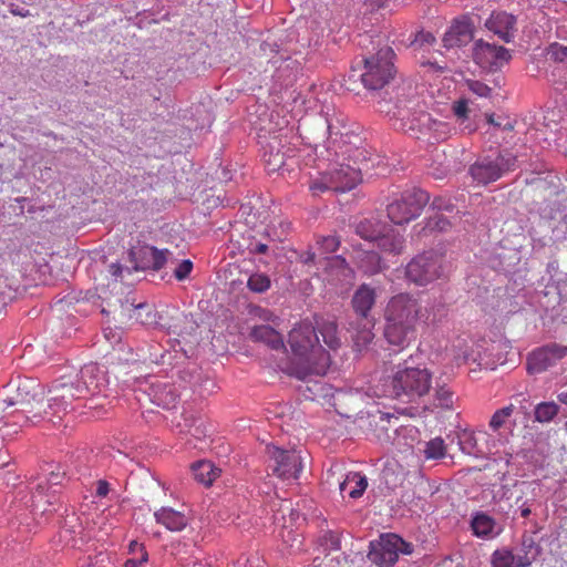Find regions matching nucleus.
<instances>
[{
    "instance_id": "63",
    "label": "nucleus",
    "mask_w": 567,
    "mask_h": 567,
    "mask_svg": "<svg viewBox=\"0 0 567 567\" xmlns=\"http://www.w3.org/2000/svg\"><path fill=\"white\" fill-rule=\"evenodd\" d=\"M520 515L522 517L527 518L530 515V509L528 507L523 508Z\"/></svg>"
},
{
    "instance_id": "28",
    "label": "nucleus",
    "mask_w": 567,
    "mask_h": 567,
    "mask_svg": "<svg viewBox=\"0 0 567 567\" xmlns=\"http://www.w3.org/2000/svg\"><path fill=\"white\" fill-rule=\"evenodd\" d=\"M194 478L204 485H210L220 474V470L209 461H199L192 465Z\"/></svg>"
},
{
    "instance_id": "13",
    "label": "nucleus",
    "mask_w": 567,
    "mask_h": 567,
    "mask_svg": "<svg viewBox=\"0 0 567 567\" xmlns=\"http://www.w3.org/2000/svg\"><path fill=\"white\" fill-rule=\"evenodd\" d=\"M357 152L358 156H355L353 161L355 166L350 164H339L338 167L328 172L330 181L333 183V190L342 193L351 190L361 182L362 171L368 169V163L364 158L359 163L357 159L363 154V152L360 150H357Z\"/></svg>"
},
{
    "instance_id": "15",
    "label": "nucleus",
    "mask_w": 567,
    "mask_h": 567,
    "mask_svg": "<svg viewBox=\"0 0 567 567\" xmlns=\"http://www.w3.org/2000/svg\"><path fill=\"white\" fill-rule=\"evenodd\" d=\"M567 355V346L549 343L532 351L527 357V371L538 374L555 365Z\"/></svg>"
},
{
    "instance_id": "24",
    "label": "nucleus",
    "mask_w": 567,
    "mask_h": 567,
    "mask_svg": "<svg viewBox=\"0 0 567 567\" xmlns=\"http://www.w3.org/2000/svg\"><path fill=\"white\" fill-rule=\"evenodd\" d=\"M167 249H157L153 246H143L134 255L137 256L142 269L159 270L167 261Z\"/></svg>"
},
{
    "instance_id": "44",
    "label": "nucleus",
    "mask_w": 567,
    "mask_h": 567,
    "mask_svg": "<svg viewBox=\"0 0 567 567\" xmlns=\"http://www.w3.org/2000/svg\"><path fill=\"white\" fill-rule=\"evenodd\" d=\"M435 400L437 405L443 409H452L453 392L446 385H439L435 389Z\"/></svg>"
},
{
    "instance_id": "11",
    "label": "nucleus",
    "mask_w": 567,
    "mask_h": 567,
    "mask_svg": "<svg viewBox=\"0 0 567 567\" xmlns=\"http://www.w3.org/2000/svg\"><path fill=\"white\" fill-rule=\"evenodd\" d=\"M411 554L412 546L395 534H385L377 544H371L369 559L379 567H391L399 554Z\"/></svg>"
},
{
    "instance_id": "34",
    "label": "nucleus",
    "mask_w": 567,
    "mask_h": 567,
    "mask_svg": "<svg viewBox=\"0 0 567 567\" xmlns=\"http://www.w3.org/2000/svg\"><path fill=\"white\" fill-rule=\"evenodd\" d=\"M559 412L555 402H542L535 406V421L539 423L550 422Z\"/></svg>"
},
{
    "instance_id": "49",
    "label": "nucleus",
    "mask_w": 567,
    "mask_h": 567,
    "mask_svg": "<svg viewBox=\"0 0 567 567\" xmlns=\"http://www.w3.org/2000/svg\"><path fill=\"white\" fill-rule=\"evenodd\" d=\"M422 124L429 126V130H434L436 132L444 133V128L446 127V124L443 122H439L435 120H432L429 114H423L421 117Z\"/></svg>"
},
{
    "instance_id": "17",
    "label": "nucleus",
    "mask_w": 567,
    "mask_h": 567,
    "mask_svg": "<svg viewBox=\"0 0 567 567\" xmlns=\"http://www.w3.org/2000/svg\"><path fill=\"white\" fill-rule=\"evenodd\" d=\"M473 59L483 69L498 70L509 61L511 53L504 47L480 40L475 43Z\"/></svg>"
},
{
    "instance_id": "4",
    "label": "nucleus",
    "mask_w": 567,
    "mask_h": 567,
    "mask_svg": "<svg viewBox=\"0 0 567 567\" xmlns=\"http://www.w3.org/2000/svg\"><path fill=\"white\" fill-rule=\"evenodd\" d=\"M355 233L362 239L373 243L380 252L388 256H399L405 249L403 233L396 227L377 219H363L355 226Z\"/></svg>"
},
{
    "instance_id": "47",
    "label": "nucleus",
    "mask_w": 567,
    "mask_h": 567,
    "mask_svg": "<svg viewBox=\"0 0 567 567\" xmlns=\"http://www.w3.org/2000/svg\"><path fill=\"white\" fill-rule=\"evenodd\" d=\"M468 89L481 97H487L491 94V87L481 81H468Z\"/></svg>"
},
{
    "instance_id": "32",
    "label": "nucleus",
    "mask_w": 567,
    "mask_h": 567,
    "mask_svg": "<svg viewBox=\"0 0 567 567\" xmlns=\"http://www.w3.org/2000/svg\"><path fill=\"white\" fill-rule=\"evenodd\" d=\"M128 553L133 556L128 558L123 567H142L148 560V554L143 544L132 540L128 545Z\"/></svg>"
},
{
    "instance_id": "27",
    "label": "nucleus",
    "mask_w": 567,
    "mask_h": 567,
    "mask_svg": "<svg viewBox=\"0 0 567 567\" xmlns=\"http://www.w3.org/2000/svg\"><path fill=\"white\" fill-rule=\"evenodd\" d=\"M368 487L367 477L360 473H349L344 481L340 483V492H348L349 497L359 498Z\"/></svg>"
},
{
    "instance_id": "53",
    "label": "nucleus",
    "mask_w": 567,
    "mask_h": 567,
    "mask_svg": "<svg viewBox=\"0 0 567 567\" xmlns=\"http://www.w3.org/2000/svg\"><path fill=\"white\" fill-rule=\"evenodd\" d=\"M301 261L303 264H321L322 265V257L317 255L315 251L308 250L305 254L301 255Z\"/></svg>"
},
{
    "instance_id": "14",
    "label": "nucleus",
    "mask_w": 567,
    "mask_h": 567,
    "mask_svg": "<svg viewBox=\"0 0 567 567\" xmlns=\"http://www.w3.org/2000/svg\"><path fill=\"white\" fill-rule=\"evenodd\" d=\"M7 395L1 399V401L7 406H18L20 411L23 413H33L34 417H39L41 415L40 409H37V405H43V398L40 392L34 391L30 392L27 384H8L6 386Z\"/></svg>"
},
{
    "instance_id": "37",
    "label": "nucleus",
    "mask_w": 567,
    "mask_h": 567,
    "mask_svg": "<svg viewBox=\"0 0 567 567\" xmlns=\"http://www.w3.org/2000/svg\"><path fill=\"white\" fill-rule=\"evenodd\" d=\"M318 250L320 251V256L332 254L338 250L340 247V238L336 235H328L318 237L317 239Z\"/></svg>"
},
{
    "instance_id": "57",
    "label": "nucleus",
    "mask_w": 567,
    "mask_h": 567,
    "mask_svg": "<svg viewBox=\"0 0 567 567\" xmlns=\"http://www.w3.org/2000/svg\"><path fill=\"white\" fill-rule=\"evenodd\" d=\"M62 478H63V474L51 472L50 477L48 478V484L59 485V484H61Z\"/></svg>"
},
{
    "instance_id": "3",
    "label": "nucleus",
    "mask_w": 567,
    "mask_h": 567,
    "mask_svg": "<svg viewBox=\"0 0 567 567\" xmlns=\"http://www.w3.org/2000/svg\"><path fill=\"white\" fill-rule=\"evenodd\" d=\"M383 389L378 395L409 400L421 398L429 393L432 386V374L427 369L399 368L389 379L384 380Z\"/></svg>"
},
{
    "instance_id": "60",
    "label": "nucleus",
    "mask_w": 567,
    "mask_h": 567,
    "mask_svg": "<svg viewBox=\"0 0 567 567\" xmlns=\"http://www.w3.org/2000/svg\"><path fill=\"white\" fill-rule=\"evenodd\" d=\"M330 539L333 549H338L340 547V538L337 535L330 534Z\"/></svg>"
},
{
    "instance_id": "25",
    "label": "nucleus",
    "mask_w": 567,
    "mask_h": 567,
    "mask_svg": "<svg viewBox=\"0 0 567 567\" xmlns=\"http://www.w3.org/2000/svg\"><path fill=\"white\" fill-rule=\"evenodd\" d=\"M156 523L165 526L171 532H181L187 526L186 516L172 507H162L154 513Z\"/></svg>"
},
{
    "instance_id": "40",
    "label": "nucleus",
    "mask_w": 567,
    "mask_h": 567,
    "mask_svg": "<svg viewBox=\"0 0 567 567\" xmlns=\"http://www.w3.org/2000/svg\"><path fill=\"white\" fill-rule=\"evenodd\" d=\"M546 55L555 63H567V45L553 42L546 48Z\"/></svg>"
},
{
    "instance_id": "6",
    "label": "nucleus",
    "mask_w": 567,
    "mask_h": 567,
    "mask_svg": "<svg viewBox=\"0 0 567 567\" xmlns=\"http://www.w3.org/2000/svg\"><path fill=\"white\" fill-rule=\"evenodd\" d=\"M429 200L430 196L425 190L406 189L388 205V217L395 225L408 224L421 215Z\"/></svg>"
},
{
    "instance_id": "21",
    "label": "nucleus",
    "mask_w": 567,
    "mask_h": 567,
    "mask_svg": "<svg viewBox=\"0 0 567 567\" xmlns=\"http://www.w3.org/2000/svg\"><path fill=\"white\" fill-rule=\"evenodd\" d=\"M377 302V290L368 285H360L354 291L351 306L357 317H373L371 311Z\"/></svg>"
},
{
    "instance_id": "46",
    "label": "nucleus",
    "mask_w": 567,
    "mask_h": 567,
    "mask_svg": "<svg viewBox=\"0 0 567 567\" xmlns=\"http://www.w3.org/2000/svg\"><path fill=\"white\" fill-rule=\"evenodd\" d=\"M389 0H361L358 11L363 14H371L385 7Z\"/></svg>"
},
{
    "instance_id": "64",
    "label": "nucleus",
    "mask_w": 567,
    "mask_h": 567,
    "mask_svg": "<svg viewBox=\"0 0 567 567\" xmlns=\"http://www.w3.org/2000/svg\"><path fill=\"white\" fill-rule=\"evenodd\" d=\"M558 399H559L560 402L567 403V393H564V392L559 393L558 394Z\"/></svg>"
},
{
    "instance_id": "39",
    "label": "nucleus",
    "mask_w": 567,
    "mask_h": 567,
    "mask_svg": "<svg viewBox=\"0 0 567 567\" xmlns=\"http://www.w3.org/2000/svg\"><path fill=\"white\" fill-rule=\"evenodd\" d=\"M446 446L444 441L441 437H435L427 442L426 447L424 450V454L426 458H442L445 456Z\"/></svg>"
},
{
    "instance_id": "18",
    "label": "nucleus",
    "mask_w": 567,
    "mask_h": 567,
    "mask_svg": "<svg viewBox=\"0 0 567 567\" xmlns=\"http://www.w3.org/2000/svg\"><path fill=\"white\" fill-rule=\"evenodd\" d=\"M485 25L499 39L508 43L515 37L516 18L507 12H493Z\"/></svg>"
},
{
    "instance_id": "2",
    "label": "nucleus",
    "mask_w": 567,
    "mask_h": 567,
    "mask_svg": "<svg viewBox=\"0 0 567 567\" xmlns=\"http://www.w3.org/2000/svg\"><path fill=\"white\" fill-rule=\"evenodd\" d=\"M425 316L421 301L409 292L392 296L384 308L383 336L389 344L403 350L417 337V326Z\"/></svg>"
},
{
    "instance_id": "56",
    "label": "nucleus",
    "mask_w": 567,
    "mask_h": 567,
    "mask_svg": "<svg viewBox=\"0 0 567 567\" xmlns=\"http://www.w3.org/2000/svg\"><path fill=\"white\" fill-rule=\"evenodd\" d=\"M514 565H515V567H529L532 565V561L528 558V556L525 555V556H519L517 559L515 558Z\"/></svg>"
},
{
    "instance_id": "7",
    "label": "nucleus",
    "mask_w": 567,
    "mask_h": 567,
    "mask_svg": "<svg viewBox=\"0 0 567 567\" xmlns=\"http://www.w3.org/2000/svg\"><path fill=\"white\" fill-rule=\"evenodd\" d=\"M258 138L262 146V159L269 173L284 169L288 166L287 161L296 155V150L289 145L287 136L282 133L269 136L259 133Z\"/></svg>"
},
{
    "instance_id": "10",
    "label": "nucleus",
    "mask_w": 567,
    "mask_h": 567,
    "mask_svg": "<svg viewBox=\"0 0 567 567\" xmlns=\"http://www.w3.org/2000/svg\"><path fill=\"white\" fill-rule=\"evenodd\" d=\"M517 157L511 153H499L495 159L484 157L476 161L470 167V174L474 181L486 185L499 179L508 172L516 169Z\"/></svg>"
},
{
    "instance_id": "45",
    "label": "nucleus",
    "mask_w": 567,
    "mask_h": 567,
    "mask_svg": "<svg viewBox=\"0 0 567 567\" xmlns=\"http://www.w3.org/2000/svg\"><path fill=\"white\" fill-rule=\"evenodd\" d=\"M329 189L333 190V183L330 181L329 173L322 175L310 184V190L313 195H320Z\"/></svg>"
},
{
    "instance_id": "26",
    "label": "nucleus",
    "mask_w": 567,
    "mask_h": 567,
    "mask_svg": "<svg viewBox=\"0 0 567 567\" xmlns=\"http://www.w3.org/2000/svg\"><path fill=\"white\" fill-rule=\"evenodd\" d=\"M250 337L258 342H264L271 349H284V339L281 334L270 326L261 324L251 330Z\"/></svg>"
},
{
    "instance_id": "23",
    "label": "nucleus",
    "mask_w": 567,
    "mask_h": 567,
    "mask_svg": "<svg viewBox=\"0 0 567 567\" xmlns=\"http://www.w3.org/2000/svg\"><path fill=\"white\" fill-rule=\"evenodd\" d=\"M322 267L328 278L343 282L353 278V270L342 256L322 257Z\"/></svg>"
},
{
    "instance_id": "16",
    "label": "nucleus",
    "mask_w": 567,
    "mask_h": 567,
    "mask_svg": "<svg viewBox=\"0 0 567 567\" xmlns=\"http://www.w3.org/2000/svg\"><path fill=\"white\" fill-rule=\"evenodd\" d=\"M74 375L80 383L79 393H83L85 399L103 393L109 384L106 372L96 363L85 364Z\"/></svg>"
},
{
    "instance_id": "5",
    "label": "nucleus",
    "mask_w": 567,
    "mask_h": 567,
    "mask_svg": "<svg viewBox=\"0 0 567 567\" xmlns=\"http://www.w3.org/2000/svg\"><path fill=\"white\" fill-rule=\"evenodd\" d=\"M394 51L390 47L381 48L377 54L363 60V71L360 74L363 86L368 90H381L394 76Z\"/></svg>"
},
{
    "instance_id": "1",
    "label": "nucleus",
    "mask_w": 567,
    "mask_h": 567,
    "mask_svg": "<svg viewBox=\"0 0 567 567\" xmlns=\"http://www.w3.org/2000/svg\"><path fill=\"white\" fill-rule=\"evenodd\" d=\"M293 358L281 370L300 380L309 375H324L330 367L329 353L319 344L316 328L310 322L296 324L288 336Z\"/></svg>"
},
{
    "instance_id": "42",
    "label": "nucleus",
    "mask_w": 567,
    "mask_h": 567,
    "mask_svg": "<svg viewBox=\"0 0 567 567\" xmlns=\"http://www.w3.org/2000/svg\"><path fill=\"white\" fill-rule=\"evenodd\" d=\"M23 416H31V413H23L20 411V408L16 409L14 412L11 415L12 421L11 422H4V425L0 427L1 436L10 435L11 432L4 430V427H8L9 425L23 427L28 424H32L31 422H25ZM18 430L14 429L12 433H17Z\"/></svg>"
},
{
    "instance_id": "48",
    "label": "nucleus",
    "mask_w": 567,
    "mask_h": 567,
    "mask_svg": "<svg viewBox=\"0 0 567 567\" xmlns=\"http://www.w3.org/2000/svg\"><path fill=\"white\" fill-rule=\"evenodd\" d=\"M193 269V262L188 259L183 260L177 268L174 270V276L177 280L182 281L186 279Z\"/></svg>"
},
{
    "instance_id": "33",
    "label": "nucleus",
    "mask_w": 567,
    "mask_h": 567,
    "mask_svg": "<svg viewBox=\"0 0 567 567\" xmlns=\"http://www.w3.org/2000/svg\"><path fill=\"white\" fill-rule=\"evenodd\" d=\"M451 221L443 214L437 212L426 219L422 231L424 235L444 233L451 229Z\"/></svg>"
},
{
    "instance_id": "29",
    "label": "nucleus",
    "mask_w": 567,
    "mask_h": 567,
    "mask_svg": "<svg viewBox=\"0 0 567 567\" xmlns=\"http://www.w3.org/2000/svg\"><path fill=\"white\" fill-rule=\"evenodd\" d=\"M486 434L483 432H480L478 434L475 433H464L463 436L460 440L461 449L464 453L473 456H482L485 454V451L480 445V441L482 439H485Z\"/></svg>"
},
{
    "instance_id": "51",
    "label": "nucleus",
    "mask_w": 567,
    "mask_h": 567,
    "mask_svg": "<svg viewBox=\"0 0 567 567\" xmlns=\"http://www.w3.org/2000/svg\"><path fill=\"white\" fill-rule=\"evenodd\" d=\"M435 41V38L430 32L421 31L415 35L414 41L412 42L413 45H424L429 44L431 45Z\"/></svg>"
},
{
    "instance_id": "41",
    "label": "nucleus",
    "mask_w": 567,
    "mask_h": 567,
    "mask_svg": "<svg viewBox=\"0 0 567 567\" xmlns=\"http://www.w3.org/2000/svg\"><path fill=\"white\" fill-rule=\"evenodd\" d=\"M513 412H514L513 404H509L507 406H504V408L497 410L491 417L489 426L494 431L499 430L503 425H505L507 420L512 416Z\"/></svg>"
},
{
    "instance_id": "30",
    "label": "nucleus",
    "mask_w": 567,
    "mask_h": 567,
    "mask_svg": "<svg viewBox=\"0 0 567 567\" xmlns=\"http://www.w3.org/2000/svg\"><path fill=\"white\" fill-rule=\"evenodd\" d=\"M318 330L322 336L323 342L332 350L338 349L341 344L340 338L338 337V326L334 321L323 320L317 322Z\"/></svg>"
},
{
    "instance_id": "52",
    "label": "nucleus",
    "mask_w": 567,
    "mask_h": 567,
    "mask_svg": "<svg viewBox=\"0 0 567 567\" xmlns=\"http://www.w3.org/2000/svg\"><path fill=\"white\" fill-rule=\"evenodd\" d=\"M248 250L252 255H265L268 251V245L261 241L251 240L248 245Z\"/></svg>"
},
{
    "instance_id": "50",
    "label": "nucleus",
    "mask_w": 567,
    "mask_h": 567,
    "mask_svg": "<svg viewBox=\"0 0 567 567\" xmlns=\"http://www.w3.org/2000/svg\"><path fill=\"white\" fill-rule=\"evenodd\" d=\"M454 115L458 118H467L468 105L465 100H458L453 105Z\"/></svg>"
},
{
    "instance_id": "9",
    "label": "nucleus",
    "mask_w": 567,
    "mask_h": 567,
    "mask_svg": "<svg viewBox=\"0 0 567 567\" xmlns=\"http://www.w3.org/2000/svg\"><path fill=\"white\" fill-rule=\"evenodd\" d=\"M443 257L433 251H424L414 258L405 267L406 278L417 285L426 286L442 276Z\"/></svg>"
},
{
    "instance_id": "22",
    "label": "nucleus",
    "mask_w": 567,
    "mask_h": 567,
    "mask_svg": "<svg viewBox=\"0 0 567 567\" xmlns=\"http://www.w3.org/2000/svg\"><path fill=\"white\" fill-rule=\"evenodd\" d=\"M148 395L151 401L163 409H172L175 406L178 393L169 382L157 381L152 383Z\"/></svg>"
},
{
    "instance_id": "38",
    "label": "nucleus",
    "mask_w": 567,
    "mask_h": 567,
    "mask_svg": "<svg viewBox=\"0 0 567 567\" xmlns=\"http://www.w3.org/2000/svg\"><path fill=\"white\" fill-rule=\"evenodd\" d=\"M247 287L254 292H265L270 288V278L266 274L255 272L248 278Z\"/></svg>"
},
{
    "instance_id": "19",
    "label": "nucleus",
    "mask_w": 567,
    "mask_h": 567,
    "mask_svg": "<svg viewBox=\"0 0 567 567\" xmlns=\"http://www.w3.org/2000/svg\"><path fill=\"white\" fill-rule=\"evenodd\" d=\"M473 39V24L468 18L457 19L453 22L443 38L444 47L455 48L470 43Z\"/></svg>"
},
{
    "instance_id": "31",
    "label": "nucleus",
    "mask_w": 567,
    "mask_h": 567,
    "mask_svg": "<svg viewBox=\"0 0 567 567\" xmlns=\"http://www.w3.org/2000/svg\"><path fill=\"white\" fill-rule=\"evenodd\" d=\"M473 534L477 537H488L493 534L495 520L486 514H476L471 523Z\"/></svg>"
},
{
    "instance_id": "62",
    "label": "nucleus",
    "mask_w": 567,
    "mask_h": 567,
    "mask_svg": "<svg viewBox=\"0 0 567 567\" xmlns=\"http://www.w3.org/2000/svg\"><path fill=\"white\" fill-rule=\"evenodd\" d=\"M486 120H487V123L491 124V125H494V126H497V127L501 126V124L495 121L494 114H487L486 115Z\"/></svg>"
},
{
    "instance_id": "58",
    "label": "nucleus",
    "mask_w": 567,
    "mask_h": 567,
    "mask_svg": "<svg viewBox=\"0 0 567 567\" xmlns=\"http://www.w3.org/2000/svg\"><path fill=\"white\" fill-rule=\"evenodd\" d=\"M258 316L260 319L265 321H274V319L276 318L274 313L267 309H258Z\"/></svg>"
},
{
    "instance_id": "54",
    "label": "nucleus",
    "mask_w": 567,
    "mask_h": 567,
    "mask_svg": "<svg viewBox=\"0 0 567 567\" xmlns=\"http://www.w3.org/2000/svg\"><path fill=\"white\" fill-rule=\"evenodd\" d=\"M110 492V484L106 481H97L96 483V496L105 497Z\"/></svg>"
},
{
    "instance_id": "12",
    "label": "nucleus",
    "mask_w": 567,
    "mask_h": 567,
    "mask_svg": "<svg viewBox=\"0 0 567 567\" xmlns=\"http://www.w3.org/2000/svg\"><path fill=\"white\" fill-rule=\"evenodd\" d=\"M269 467L277 477L288 481L297 480L302 471V457L296 450H282L276 445H267Z\"/></svg>"
},
{
    "instance_id": "36",
    "label": "nucleus",
    "mask_w": 567,
    "mask_h": 567,
    "mask_svg": "<svg viewBox=\"0 0 567 567\" xmlns=\"http://www.w3.org/2000/svg\"><path fill=\"white\" fill-rule=\"evenodd\" d=\"M515 563V556L512 550L507 548L496 549L492 554V567H512Z\"/></svg>"
},
{
    "instance_id": "35",
    "label": "nucleus",
    "mask_w": 567,
    "mask_h": 567,
    "mask_svg": "<svg viewBox=\"0 0 567 567\" xmlns=\"http://www.w3.org/2000/svg\"><path fill=\"white\" fill-rule=\"evenodd\" d=\"M360 268L365 275H374L385 268V265L378 252L370 251L360 262Z\"/></svg>"
},
{
    "instance_id": "8",
    "label": "nucleus",
    "mask_w": 567,
    "mask_h": 567,
    "mask_svg": "<svg viewBox=\"0 0 567 567\" xmlns=\"http://www.w3.org/2000/svg\"><path fill=\"white\" fill-rule=\"evenodd\" d=\"M79 390L80 383L75 381V375H63L54 382L49 391L47 405L59 421L72 409L74 400L85 399L83 393H79Z\"/></svg>"
},
{
    "instance_id": "55",
    "label": "nucleus",
    "mask_w": 567,
    "mask_h": 567,
    "mask_svg": "<svg viewBox=\"0 0 567 567\" xmlns=\"http://www.w3.org/2000/svg\"><path fill=\"white\" fill-rule=\"evenodd\" d=\"M432 207L434 209H439V210H441V209H446V210L452 209V205L445 203V200L443 198H441V197L434 198V200L432 203Z\"/></svg>"
},
{
    "instance_id": "59",
    "label": "nucleus",
    "mask_w": 567,
    "mask_h": 567,
    "mask_svg": "<svg viewBox=\"0 0 567 567\" xmlns=\"http://www.w3.org/2000/svg\"><path fill=\"white\" fill-rule=\"evenodd\" d=\"M109 271L111 272L112 276L117 278L122 275L123 268L120 264L115 262V264L110 265Z\"/></svg>"
},
{
    "instance_id": "43",
    "label": "nucleus",
    "mask_w": 567,
    "mask_h": 567,
    "mask_svg": "<svg viewBox=\"0 0 567 567\" xmlns=\"http://www.w3.org/2000/svg\"><path fill=\"white\" fill-rule=\"evenodd\" d=\"M35 410L40 409L41 415L39 417H34L33 413H31V416H23L25 422H31L32 424H37L41 421H48L52 424H56L59 422L58 416L52 415V410H50L47 405V400L43 399V405H37L34 403Z\"/></svg>"
},
{
    "instance_id": "20",
    "label": "nucleus",
    "mask_w": 567,
    "mask_h": 567,
    "mask_svg": "<svg viewBox=\"0 0 567 567\" xmlns=\"http://www.w3.org/2000/svg\"><path fill=\"white\" fill-rule=\"evenodd\" d=\"M374 317H357L349 323V332L358 350L365 348L374 339Z\"/></svg>"
},
{
    "instance_id": "61",
    "label": "nucleus",
    "mask_w": 567,
    "mask_h": 567,
    "mask_svg": "<svg viewBox=\"0 0 567 567\" xmlns=\"http://www.w3.org/2000/svg\"><path fill=\"white\" fill-rule=\"evenodd\" d=\"M327 128H328V132H329V134H330V135H332V134H336V135H337V134H339V132H338V131H334V130H336V126H334V124L332 123V121H331V120H327Z\"/></svg>"
}]
</instances>
